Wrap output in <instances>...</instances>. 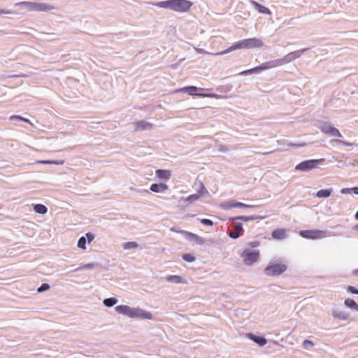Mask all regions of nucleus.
Returning <instances> with one entry per match:
<instances>
[{"label":"nucleus","mask_w":358,"mask_h":358,"mask_svg":"<svg viewBox=\"0 0 358 358\" xmlns=\"http://www.w3.org/2000/svg\"><path fill=\"white\" fill-rule=\"evenodd\" d=\"M115 311L120 315L127 316L131 319L152 320V314L139 307H131L127 305H120L115 308Z\"/></svg>","instance_id":"f257e3e1"},{"label":"nucleus","mask_w":358,"mask_h":358,"mask_svg":"<svg viewBox=\"0 0 358 358\" xmlns=\"http://www.w3.org/2000/svg\"><path fill=\"white\" fill-rule=\"evenodd\" d=\"M264 45L263 41L260 38H250L242 40L231 46L225 50L218 52L215 53V55H222L227 54L231 51H234L237 49H252V48H262Z\"/></svg>","instance_id":"f03ea898"},{"label":"nucleus","mask_w":358,"mask_h":358,"mask_svg":"<svg viewBox=\"0 0 358 358\" xmlns=\"http://www.w3.org/2000/svg\"><path fill=\"white\" fill-rule=\"evenodd\" d=\"M192 4V2L188 0H167L157 3L161 8H169L178 13L187 12Z\"/></svg>","instance_id":"7ed1b4c3"},{"label":"nucleus","mask_w":358,"mask_h":358,"mask_svg":"<svg viewBox=\"0 0 358 358\" xmlns=\"http://www.w3.org/2000/svg\"><path fill=\"white\" fill-rule=\"evenodd\" d=\"M15 6H24L28 11H49L54 9V7L46 3L31 2V1H21L16 3Z\"/></svg>","instance_id":"20e7f679"},{"label":"nucleus","mask_w":358,"mask_h":358,"mask_svg":"<svg viewBox=\"0 0 358 358\" xmlns=\"http://www.w3.org/2000/svg\"><path fill=\"white\" fill-rule=\"evenodd\" d=\"M208 194V192L204 186L203 183L202 182H199L197 192L196 194H191L187 197L181 198L180 201H182L185 206H189L192 203L199 200L202 196Z\"/></svg>","instance_id":"39448f33"},{"label":"nucleus","mask_w":358,"mask_h":358,"mask_svg":"<svg viewBox=\"0 0 358 358\" xmlns=\"http://www.w3.org/2000/svg\"><path fill=\"white\" fill-rule=\"evenodd\" d=\"M324 162V159L303 161L295 166V170L303 172L309 171L310 170L319 168V166L322 164Z\"/></svg>","instance_id":"423d86ee"},{"label":"nucleus","mask_w":358,"mask_h":358,"mask_svg":"<svg viewBox=\"0 0 358 358\" xmlns=\"http://www.w3.org/2000/svg\"><path fill=\"white\" fill-rule=\"evenodd\" d=\"M241 257L245 265L252 266L259 259V251L245 249L241 254Z\"/></svg>","instance_id":"0eeeda50"},{"label":"nucleus","mask_w":358,"mask_h":358,"mask_svg":"<svg viewBox=\"0 0 358 358\" xmlns=\"http://www.w3.org/2000/svg\"><path fill=\"white\" fill-rule=\"evenodd\" d=\"M287 265L282 263H271L264 268V273L268 276L279 275L287 270Z\"/></svg>","instance_id":"6e6552de"},{"label":"nucleus","mask_w":358,"mask_h":358,"mask_svg":"<svg viewBox=\"0 0 358 358\" xmlns=\"http://www.w3.org/2000/svg\"><path fill=\"white\" fill-rule=\"evenodd\" d=\"M320 129L326 135L334 137H342V134L338 129L334 127L329 122H322L319 126Z\"/></svg>","instance_id":"1a4fd4ad"},{"label":"nucleus","mask_w":358,"mask_h":358,"mask_svg":"<svg viewBox=\"0 0 358 358\" xmlns=\"http://www.w3.org/2000/svg\"><path fill=\"white\" fill-rule=\"evenodd\" d=\"M308 48H303L301 50H296L292 52L288 53L285 56H284L282 58L278 59L280 62V65L282 66L285 64H288L289 62H292V61L299 58L303 53H304L306 51H307Z\"/></svg>","instance_id":"9d476101"},{"label":"nucleus","mask_w":358,"mask_h":358,"mask_svg":"<svg viewBox=\"0 0 358 358\" xmlns=\"http://www.w3.org/2000/svg\"><path fill=\"white\" fill-rule=\"evenodd\" d=\"M197 91V87L195 86H189V87H182L181 89H179L177 90V92H187L189 95H196L201 97H211V98H215V99H220L221 96L217 94H206V93H196Z\"/></svg>","instance_id":"9b49d317"},{"label":"nucleus","mask_w":358,"mask_h":358,"mask_svg":"<svg viewBox=\"0 0 358 358\" xmlns=\"http://www.w3.org/2000/svg\"><path fill=\"white\" fill-rule=\"evenodd\" d=\"M300 235L306 238L318 239L326 237L327 232L322 230H303L300 231Z\"/></svg>","instance_id":"f8f14e48"},{"label":"nucleus","mask_w":358,"mask_h":358,"mask_svg":"<svg viewBox=\"0 0 358 358\" xmlns=\"http://www.w3.org/2000/svg\"><path fill=\"white\" fill-rule=\"evenodd\" d=\"M332 316L335 319L345 321L349 319L350 313L342 308L335 307L332 309Z\"/></svg>","instance_id":"ddd939ff"},{"label":"nucleus","mask_w":358,"mask_h":358,"mask_svg":"<svg viewBox=\"0 0 358 358\" xmlns=\"http://www.w3.org/2000/svg\"><path fill=\"white\" fill-rule=\"evenodd\" d=\"M220 206L223 209H229L231 208H252V207H254V206L245 204L241 202L222 203Z\"/></svg>","instance_id":"4468645a"},{"label":"nucleus","mask_w":358,"mask_h":358,"mask_svg":"<svg viewBox=\"0 0 358 358\" xmlns=\"http://www.w3.org/2000/svg\"><path fill=\"white\" fill-rule=\"evenodd\" d=\"M183 234L185 237L189 241L194 242L198 245H203L205 243V241L202 237H200L195 234L187 231H184Z\"/></svg>","instance_id":"2eb2a0df"},{"label":"nucleus","mask_w":358,"mask_h":358,"mask_svg":"<svg viewBox=\"0 0 358 358\" xmlns=\"http://www.w3.org/2000/svg\"><path fill=\"white\" fill-rule=\"evenodd\" d=\"M135 131H140L143 130H150L154 127L152 123L145 121H138L134 123Z\"/></svg>","instance_id":"dca6fc26"},{"label":"nucleus","mask_w":358,"mask_h":358,"mask_svg":"<svg viewBox=\"0 0 358 358\" xmlns=\"http://www.w3.org/2000/svg\"><path fill=\"white\" fill-rule=\"evenodd\" d=\"M156 176L159 179L168 180L171 178V171L170 170L158 169L156 171Z\"/></svg>","instance_id":"f3484780"},{"label":"nucleus","mask_w":358,"mask_h":358,"mask_svg":"<svg viewBox=\"0 0 358 358\" xmlns=\"http://www.w3.org/2000/svg\"><path fill=\"white\" fill-rule=\"evenodd\" d=\"M168 189V185L165 183H155L150 186V190L153 192H164Z\"/></svg>","instance_id":"a211bd4d"},{"label":"nucleus","mask_w":358,"mask_h":358,"mask_svg":"<svg viewBox=\"0 0 358 358\" xmlns=\"http://www.w3.org/2000/svg\"><path fill=\"white\" fill-rule=\"evenodd\" d=\"M166 281H168L169 282H172V283H175V284H179V283L186 284L187 283L186 280L183 279L182 277L177 275H168L166 277Z\"/></svg>","instance_id":"6ab92c4d"},{"label":"nucleus","mask_w":358,"mask_h":358,"mask_svg":"<svg viewBox=\"0 0 358 358\" xmlns=\"http://www.w3.org/2000/svg\"><path fill=\"white\" fill-rule=\"evenodd\" d=\"M260 66L262 68V71H264V70H267L269 69L278 67V66H280V62L278 59H275V60H272V61H269V62L263 63Z\"/></svg>","instance_id":"aec40b11"},{"label":"nucleus","mask_w":358,"mask_h":358,"mask_svg":"<svg viewBox=\"0 0 358 358\" xmlns=\"http://www.w3.org/2000/svg\"><path fill=\"white\" fill-rule=\"evenodd\" d=\"M248 337L257 343L259 346H264L266 344L267 341L266 338L260 336H255L252 334H248Z\"/></svg>","instance_id":"412c9836"},{"label":"nucleus","mask_w":358,"mask_h":358,"mask_svg":"<svg viewBox=\"0 0 358 358\" xmlns=\"http://www.w3.org/2000/svg\"><path fill=\"white\" fill-rule=\"evenodd\" d=\"M286 236V231L284 229H275L272 233V237L275 239H284Z\"/></svg>","instance_id":"4be33fe9"},{"label":"nucleus","mask_w":358,"mask_h":358,"mask_svg":"<svg viewBox=\"0 0 358 358\" xmlns=\"http://www.w3.org/2000/svg\"><path fill=\"white\" fill-rule=\"evenodd\" d=\"M251 2L252 4L258 10L259 13L267 15H270L271 13V10L268 8L260 5L259 3L255 1H252Z\"/></svg>","instance_id":"5701e85b"},{"label":"nucleus","mask_w":358,"mask_h":358,"mask_svg":"<svg viewBox=\"0 0 358 358\" xmlns=\"http://www.w3.org/2000/svg\"><path fill=\"white\" fill-rule=\"evenodd\" d=\"M332 192V189H320L316 193V196L318 198L329 197Z\"/></svg>","instance_id":"b1692460"},{"label":"nucleus","mask_w":358,"mask_h":358,"mask_svg":"<svg viewBox=\"0 0 358 358\" xmlns=\"http://www.w3.org/2000/svg\"><path fill=\"white\" fill-rule=\"evenodd\" d=\"M38 164H55V165H63L64 161L63 160H38L36 162Z\"/></svg>","instance_id":"393cba45"},{"label":"nucleus","mask_w":358,"mask_h":358,"mask_svg":"<svg viewBox=\"0 0 358 358\" xmlns=\"http://www.w3.org/2000/svg\"><path fill=\"white\" fill-rule=\"evenodd\" d=\"M344 303L350 309L358 311V304L353 299H347L345 300Z\"/></svg>","instance_id":"a878e982"},{"label":"nucleus","mask_w":358,"mask_h":358,"mask_svg":"<svg viewBox=\"0 0 358 358\" xmlns=\"http://www.w3.org/2000/svg\"><path fill=\"white\" fill-rule=\"evenodd\" d=\"M259 218L263 219L264 217H258V216H238L236 217H233L232 220H238L247 222V221H250V220H257Z\"/></svg>","instance_id":"bb28decb"},{"label":"nucleus","mask_w":358,"mask_h":358,"mask_svg":"<svg viewBox=\"0 0 358 358\" xmlns=\"http://www.w3.org/2000/svg\"><path fill=\"white\" fill-rule=\"evenodd\" d=\"M34 209L36 213L44 215L47 213V208L43 204H36L34 206Z\"/></svg>","instance_id":"cd10ccee"},{"label":"nucleus","mask_w":358,"mask_h":358,"mask_svg":"<svg viewBox=\"0 0 358 358\" xmlns=\"http://www.w3.org/2000/svg\"><path fill=\"white\" fill-rule=\"evenodd\" d=\"M117 303V299L114 297L105 299L103 301V303L104 304V306L106 307H108V308L113 307Z\"/></svg>","instance_id":"c85d7f7f"},{"label":"nucleus","mask_w":358,"mask_h":358,"mask_svg":"<svg viewBox=\"0 0 358 358\" xmlns=\"http://www.w3.org/2000/svg\"><path fill=\"white\" fill-rule=\"evenodd\" d=\"M262 71V68L261 67V66H256V67L249 69V70L243 71L241 72L239 74L240 75H249V74H252V73H259Z\"/></svg>","instance_id":"c756f323"},{"label":"nucleus","mask_w":358,"mask_h":358,"mask_svg":"<svg viewBox=\"0 0 358 358\" xmlns=\"http://www.w3.org/2000/svg\"><path fill=\"white\" fill-rule=\"evenodd\" d=\"M124 250L135 249L138 247V245L136 242H126L122 245Z\"/></svg>","instance_id":"7c9ffc66"},{"label":"nucleus","mask_w":358,"mask_h":358,"mask_svg":"<svg viewBox=\"0 0 358 358\" xmlns=\"http://www.w3.org/2000/svg\"><path fill=\"white\" fill-rule=\"evenodd\" d=\"M78 247L83 250L86 249V238L85 237L82 236L81 238H79L78 242Z\"/></svg>","instance_id":"2f4dec72"},{"label":"nucleus","mask_w":358,"mask_h":358,"mask_svg":"<svg viewBox=\"0 0 358 358\" xmlns=\"http://www.w3.org/2000/svg\"><path fill=\"white\" fill-rule=\"evenodd\" d=\"M182 259L188 262H193L195 261L196 257L192 254H184L182 255Z\"/></svg>","instance_id":"473e14b6"},{"label":"nucleus","mask_w":358,"mask_h":358,"mask_svg":"<svg viewBox=\"0 0 358 358\" xmlns=\"http://www.w3.org/2000/svg\"><path fill=\"white\" fill-rule=\"evenodd\" d=\"M50 285L48 283H43L37 289L38 292H43L50 289Z\"/></svg>","instance_id":"72a5a7b5"},{"label":"nucleus","mask_w":358,"mask_h":358,"mask_svg":"<svg viewBox=\"0 0 358 358\" xmlns=\"http://www.w3.org/2000/svg\"><path fill=\"white\" fill-rule=\"evenodd\" d=\"M332 141L335 142L337 144H341L345 146H352V145H353L352 143L346 142V141H342L340 139H334Z\"/></svg>","instance_id":"f704fd0d"},{"label":"nucleus","mask_w":358,"mask_h":358,"mask_svg":"<svg viewBox=\"0 0 358 358\" xmlns=\"http://www.w3.org/2000/svg\"><path fill=\"white\" fill-rule=\"evenodd\" d=\"M94 267H95V264H94L89 263V264H84V265L80 266L76 270H78V269H92Z\"/></svg>","instance_id":"c9c22d12"},{"label":"nucleus","mask_w":358,"mask_h":358,"mask_svg":"<svg viewBox=\"0 0 358 358\" xmlns=\"http://www.w3.org/2000/svg\"><path fill=\"white\" fill-rule=\"evenodd\" d=\"M229 236L231 238L236 239L240 236V234H239L238 231H230L229 233Z\"/></svg>","instance_id":"e433bc0d"},{"label":"nucleus","mask_w":358,"mask_h":358,"mask_svg":"<svg viewBox=\"0 0 358 358\" xmlns=\"http://www.w3.org/2000/svg\"><path fill=\"white\" fill-rule=\"evenodd\" d=\"M303 345L304 348H307L308 346L313 347L314 343L310 340H304L303 341Z\"/></svg>","instance_id":"4c0bfd02"},{"label":"nucleus","mask_w":358,"mask_h":358,"mask_svg":"<svg viewBox=\"0 0 358 358\" xmlns=\"http://www.w3.org/2000/svg\"><path fill=\"white\" fill-rule=\"evenodd\" d=\"M201 222L203 224L208 225V226H213V221L210 220H208V219H201Z\"/></svg>","instance_id":"58836bf2"},{"label":"nucleus","mask_w":358,"mask_h":358,"mask_svg":"<svg viewBox=\"0 0 358 358\" xmlns=\"http://www.w3.org/2000/svg\"><path fill=\"white\" fill-rule=\"evenodd\" d=\"M347 290L349 292H351L352 294H358V289H357L356 288H355L352 286H348V288H347Z\"/></svg>","instance_id":"ea45409f"},{"label":"nucleus","mask_w":358,"mask_h":358,"mask_svg":"<svg viewBox=\"0 0 358 358\" xmlns=\"http://www.w3.org/2000/svg\"><path fill=\"white\" fill-rule=\"evenodd\" d=\"M354 187L352 188H343L341 190V194H349L351 192H353Z\"/></svg>","instance_id":"a19ab883"},{"label":"nucleus","mask_w":358,"mask_h":358,"mask_svg":"<svg viewBox=\"0 0 358 358\" xmlns=\"http://www.w3.org/2000/svg\"><path fill=\"white\" fill-rule=\"evenodd\" d=\"M86 237L89 243L92 242L94 239V235L92 233H87Z\"/></svg>","instance_id":"79ce46f5"},{"label":"nucleus","mask_w":358,"mask_h":358,"mask_svg":"<svg viewBox=\"0 0 358 358\" xmlns=\"http://www.w3.org/2000/svg\"><path fill=\"white\" fill-rule=\"evenodd\" d=\"M248 245L251 248H257L259 245V241H252L248 243Z\"/></svg>","instance_id":"37998d69"},{"label":"nucleus","mask_w":358,"mask_h":358,"mask_svg":"<svg viewBox=\"0 0 358 358\" xmlns=\"http://www.w3.org/2000/svg\"><path fill=\"white\" fill-rule=\"evenodd\" d=\"M235 229L237 231H240L243 230V224L242 223H237L235 226Z\"/></svg>","instance_id":"c03bdc74"},{"label":"nucleus","mask_w":358,"mask_h":358,"mask_svg":"<svg viewBox=\"0 0 358 358\" xmlns=\"http://www.w3.org/2000/svg\"><path fill=\"white\" fill-rule=\"evenodd\" d=\"M22 117H21V116H20V115H12V116H10V120H15V119H16V120H22Z\"/></svg>","instance_id":"a18cd8bd"},{"label":"nucleus","mask_w":358,"mask_h":358,"mask_svg":"<svg viewBox=\"0 0 358 358\" xmlns=\"http://www.w3.org/2000/svg\"><path fill=\"white\" fill-rule=\"evenodd\" d=\"M10 13H12V11H10V10H5L0 9V15H1V14H10Z\"/></svg>","instance_id":"49530a36"},{"label":"nucleus","mask_w":358,"mask_h":358,"mask_svg":"<svg viewBox=\"0 0 358 358\" xmlns=\"http://www.w3.org/2000/svg\"><path fill=\"white\" fill-rule=\"evenodd\" d=\"M305 144L304 143H302V144H296V143H289L288 145L289 146H292V147H301V146H303Z\"/></svg>","instance_id":"de8ad7c7"},{"label":"nucleus","mask_w":358,"mask_h":358,"mask_svg":"<svg viewBox=\"0 0 358 358\" xmlns=\"http://www.w3.org/2000/svg\"><path fill=\"white\" fill-rule=\"evenodd\" d=\"M220 151L221 152H227L228 151V148L227 147H224V146H221L220 148L219 149Z\"/></svg>","instance_id":"09e8293b"},{"label":"nucleus","mask_w":358,"mask_h":358,"mask_svg":"<svg viewBox=\"0 0 358 358\" xmlns=\"http://www.w3.org/2000/svg\"><path fill=\"white\" fill-rule=\"evenodd\" d=\"M196 51L199 52V53H204V54H206V53H208V52H206V50H204L203 49H196Z\"/></svg>","instance_id":"8fccbe9b"},{"label":"nucleus","mask_w":358,"mask_h":358,"mask_svg":"<svg viewBox=\"0 0 358 358\" xmlns=\"http://www.w3.org/2000/svg\"><path fill=\"white\" fill-rule=\"evenodd\" d=\"M22 121H24V122H27V123H29L30 124H32V123L30 122V120L27 119V118L22 117Z\"/></svg>","instance_id":"3c124183"},{"label":"nucleus","mask_w":358,"mask_h":358,"mask_svg":"<svg viewBox=\"0 0 358 358\" xmlns=\"http://www.w3.org/2000/svg\"><path fill=\"white\" fill-rule=\"evenodd\" d=\"M353 192L355 194H358V187H355L354 189H353Z\"/></svg>","instance_id":"603ef678"},{"label":"nucleus","mask_w":358,"mask_h":358,"mask_svg":"<svg viewBox=\"0 0 358 358\" xmlns=\"http://www.w3.org/2000/svg\"><path fill=\"white\" fill-rule=\"evenodd\" d=\"M354 273L358 275V269L354 271Z\"/></svg>","instance_id":"864d4df0"},{"label":"nucleus","mask_w":358,"mask_h":358,"mask_svg":"<svg viewBox=\"0 0 358 358\" xmlns=\"http://www.w3.org/2000/svg\"><path fill=\"white\" fill-rule=\"evenodd\" d=\"M357 229H358V225L357 226Z\"/></svg>","instance_id":"5fc2aeb1"}]
</instances>
